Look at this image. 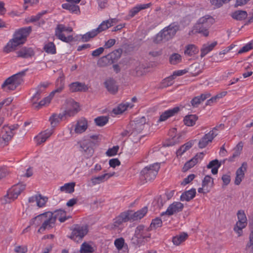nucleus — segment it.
Returning a JSON list of instances; mask_svg holds the SVG:
<instances>
[{"instance_id": "obj_1", "label": "nucleus", "mask_w": 253, "mask_h": 253, "mask_svg": "<svg viewBox=\"0 0 253 253\" xmlns=\"http://www.w3.org/2000/svg\"><path fill=\"white\" fill-rule=\"evenodd\" d=\"M32 31L31 27L23 28L16 31L13 37L11 39L3 48V51L9 53L16 50V47L24 44L27 37Z\"/></svg>"}, {"instance_id": "obj_2", "label": "nucleus", "mask_w": 253, "mask_h": 253, "mask_svg": "<svg viewBox=\"0 0 253 253\" xmlns=\"http://www.w3.org/2000/svg\"><path fill=\"white\" fill-rule=\"evenodd\" d=\"M214 19L210 15H207L200 18L194 26L193 34L200 33L204 36L209 35V29L214 23Z\"/></svg>"}, {"instance_id": "obj_3", "label": "nucleus", "mask_w": 253, "mask_h": 253, "mask_svg": "<svg viewBox=\"0 0 253 253\" xmlns=\"http://www.w3.org/2000/svg\"><path fill=\"white\" fill-rule=\"evenodd\" d=\"M179 26L177 23L173 22L165 27L156 36L154 42L156 43L167 42L171 39L179 30Z\"/></svg>"}, {"instance_id": "obj_4", "label": "nucleus", "mask_w": 253, "mask_h": 253, "mask_svg": "<svg viewBox=\"0 0 253 253\" xmlns=\"http://www.w3.org/2000/svg\"><path fill=\"white\" fill-rule=\"evenodd\" d=\"M27 70L26 69L6 79L1 85V88L6 92L15 90L23 82V78Z\"/></svg>"}, {"instance_id": "obj_5", "label": "nucleus", "mask_w": 253, "mask_h": 253, "mask_svg": "<svg viewBox=\"0 0 253 253\" xmlns=\"http://www.w3.org/2000/svg\"><path fill=\"white\" fill-rule=\"evenodd\" d=\"M160 168L159 163H154L145 167L140 172V179L143 184L153 180Z\"/></svg>"}, {"instance_id": "obj_6", "label": "nucleus", "mask_w": 253, "mask_h": 253, "mask_svg": "<svg viewBox=\"0 0 253 253\" xmlns=\"http://www.w3.org/2000/svg\"><path fill=\"white\" fill-rule=\"evenodd\" d=\"M73 31L71 27H66L63 24H58L55 29V35L60 40L66 43L78 40V37H73L72 35L65 36L64 33H70Z\"/></svg>"}, {"instance_id": "obj_7", "label": "nucleus", "mask_w": 253, "mask_h": 253, "mask_svg": "<svg viewBox=\"0 0 253 253\" xmlns=\"http://www.w3.org/2000/svg\"><path fill=\"white\" fill-rule=\"evenodd\" d=\"M19 126L18 124H14L10 126L4 125L2 127L1 130L2 136L0 138V146L4 147L8 144L15 134L14 131L17 129Z\"/></svg>"}, {"instance_id": "obj_8", "label": "nucleus", "mask_w": 253, "mask_h": 253, "mask_svg": "<svg viewBox=\"0 0 253 253\" xmlns=\"http://www.w3.org/2000/svg\"><path fill=\"white\" fill-rule=\"evenodd\" d=\"M122 52L121 49H118L106 56H102L98 60L97 65L99 67H105L111 65L120 58Z\"/></svg>"}, {"instance_id": "obj_9", "label": "nucleus", "mask_w": 253, "mask_h": 253, "mask_svg": "<svg viewBox=\"0 0 253 253\" xmlns=\"http://www.w3.org/2000/svg\"><path fill=\"white\" fill-rule=\"evenodd\" d=\"M80 145V150L83 153L85 157L88 158L92 156L94 153L93 146L96 144L94 141L90 139H84L78 142Z\"/></svg>"}, {"instance_id": "obj_10", "label": "nucleus", "mask_w": 253, "mask_h": 253, "mask_svg": "<svg viewBox=\"0 0 253 253\" xmlns=\"http://www.w3.org/2000/svg\"><path fill=\"white\" fill-rule=\"evenodd\" d=\"M68 108L62 113L57 115L59 120L65 118L72 117L76 114L79 111V105L73 100H70L67 103Z\"/></svg>"}, {"instance_id": "obj_11", "label": "nucleus", "mask_w": 253, "mask_h": 253, "mask_svg": "<svg viewBox=\"0 0 253 253\" xmlns=\"http://www.w3.org/2000/svg\"><path fill=\"white\" fill-rule=\"evenodd\" d=\"M88 232V229L86 226L76 225L72 230L71 235L68 237L75 242H79L82 240Z\"/></svg>"}, {"instance_id": "obj_12", "label": "nucleus", "mask_w": 253, "mask_h": 253, "mask_svg": "<svg viewBox=\"0 0 253 253\" xmlns=\"http://www.w3.org/2000/svg\"><path fill=\"white\" fill-rule=\"evenodd\" d=\"M146 122V120L144 117L132 121L130 124V127L131 129L130 136L134 137L141 132L144 128Z\"/></svg>"}, {"instance_id": "obj_13", "label": "nucleus", "mask_w": 253, "mask_h": 253, "mask_svg": "<svg viewBox=\"0 0 253 253\" xmlns=\"http://www.w3.org/2000/svg\"><path fill=\"white\" fill-rule=\"evenodd\" d=\"M238 221L234 227L235 231L238 234V236H241L242 229L247 225V219L244 211L240 210L237 212Z\"/></svg>"}, {"instance_id": "obj_14", "label": "nucleus", "mask_w": 253, "mask_h": 253, "mask_svg": "<svg viewBox=\"0 0 253 253\" xmlns=\"http://www.w3.org/2000/svg\"><path fill=\"white\" fill-rule=\"evenodd\" d=\"M183 207V204L180 202H173L169 206L166 211L161 213V216L163 217L166 215H172L175 213L182 211Z\"/></svg>"}, {"instance_id": "obj_15", "label": "nucleus", "mask_w": 253, "mask_h": 253, "mask_svg": "<svg viewBox=\"0 0 253 253\" xmlns=\"http://www.w3.org/2000/svg\"><path fill=\"white\" fill-rule=\"evenodd\" d=\"M55 222V218H53V213L50 212V214L45 215L42 225L38 230V232L41 233L46 229H51L54 226Z\"/></svg>"}, {"instance_id": "obj_16", "label": "nucleus", "mask_w": 253, "mask_h": 253, "mask_svg": "<svg viewBox=\"0 0 253 253\" xmlns=\"http://www.w3.org/2000/svg\"><path fill=\"white\" fill-rule=\"evenodd\" d=\"M217 135L213 132V130L210 131L209 133L206 134L199 141L198 146L200 148H204L208 144L209 142H211L213 139Z\"/></svg>"}, {"instance_id": "obj_17", "label": "nucleus", "mask_w": 253, "mask_h": 253, "mask_svg": "<svg viewBox=\"0 0 253 253\" xmlns=\"http://www.w3.org/2000/svg\"><path fill=\"white\" fill-rule=\"evenodd\" d=\"M105 87L109 93L115 94L118 91V85L113 78L107 79L104 83Z\"/></svg>"}, {"instance_id": "obj_18", "label": "nucleus", "mask_w": 253, "mask_h": 253, "mask_svg": "<svg viewBox=\"0 0 253 253\" xmlns=\"http://www.w3.org/2000/svg\"><path fill=\"white\" fill-rule=\"evenodd\" d=\"M248 165L246 162L242 163L241 167H240L236 172V177L235 179V184L239 185L242 179L244 177L245 172L247 171Z\"/></svg>"}, {"instance_id": "obj_19", "label": "nucleus", "mask_w": 253, "mask_h": 253, "mask_svg": "<svg viewBox=\"0 0 253 253\" xmlns=\"http://www.w3.org/2000/svg\"><path fill=\"white\" fill-rule=\"evenodd\" d=\"M147 211L148 209L147 207H144L141 210L134 212L132 211H127V212L129 213L130 221H135L141 219L146 214Z\"/></svg>"}, {"instance_id": "obj_20", "label": "nucleus", "mask_w": 253, "mask_h": 253, "mask_svg": "<svg viewBox=\"0 0 253 253\" xmlns=\"http://www.w3.org/2000/svg\"><path fill=\"white\" fill-rule=\"evenodd\" d=\"M26 185L23 183H18L13 185L8 190V192L11 194V197L13 199H16L21 193L25 189Z\"/></svg>"}, {"instance_id": "obj_21", "label": "nucleus", "mask_w": 253, "mask_h": 253, "mask_svg": "<svg viewBox=\"0 0 253 253\" xmlns=\"http://www.w3.org/2000/svg\"><path fill=\"white\" fill-rule=\"evenodd\" d=\"M87 121L84 118L78 120L75 125L74 131L75 133L81 134L84 132L87 128Z\"/></svg>"}, {"instance_id": "obj_22", "label": "nucleus", "mask_w": 253, "mask_h": 253, "mask_svg": "<svg viewBox=\"0 0 253 253\" xmlns=\"http://www.w3.org/2000/svg\"><path fill=\"white\" fill-rule=\"evenodd\" d=\"M203 156L204 153L201 152L197 154L192 159L187 162L183 168V171H186L193 168L198 162L199 160H201L203 159Z\"/></svg>"}, {"instance_id": "obj_23", "label": "nucleus", "mask_w": 253, "mask_h": 253, "mask_svg": "<svg viewBox=\"0 0 253 253\" xmlns=\"http://www.w3.org/2000/svg\"><path fill=\"white\" fill-rule=\"evenodd\" d=\"M70 90L72 92H85L88 89L87 85L84 83L80 82H74L69 85Z\"/></svg>"}, {"instance_id": "obj_24", "label": "nucleus", "mask_w": 253, "mask_h": 253, "mask_svg": "<svg viewBox=\"0 0 253 253\" xmlns=\"http://www.w3.org/2000/svg\"><path fill=\"white\" fill-rule=\"evenodd\" d=\"M179 110L180 108L179 107H175L172 109L165 111L160 115L158 122H161L165 121L168 118L176 114Z\"/></svg>"}, {"instance_id": "obj_25", "label": "nucleus", "mask_w": 253, "mask_h": 253, "mask_svg": "<svg viewBox=\"0 0 253 253\" xmlns=\"http://www.w3.org/2000/svg\"><path fill=\"white\" fill-rule=\"evenodd\" d=\"M17 56L23 58L32 57L35 54V52L32 48L24 47L16 52Z\"/></svg>"}, {"instance_id": "obj_26", "label": "nucleus", "mask_w": 253, "mask_h": 253, "mask_svg": "<svg viewBox=\"0 0 253 253\" xmlns=\"http://www.w3.org/2000/svg\"><path fill=\"white\" fill-rule=\"evenodd\" d=\"M130 221L129 213L127 211L121 213L118 216L114 219L113 225L115 227H118L123 222Z\"/></svg>"}, {"instance_id": "obj_27", "label": "nucleus", "mask_w": 253, "mask_h": 253, "mask_svg": "<svg viewBox=\"0 0 253 253\" xmlns=\"http://www.w3.org/2000/svg\"><path fill=\"white\" fill-rule=\"evenodd\" d=\"M115 172L113 173H106L101 175L92 177L91 181L93 185L100 184L107 181L109 178L114 175Z\"/></svg>"}, {"instance_id": "obj_28", "label": "nucleus", "mask_w": 253, "mask_h": 253, "mask_svg": "<svg viewBox=\"0 0 253 253\" xmlns=\"http://www.w3.org/2000/svg\"><path fill=\"white\" fill-rule=\"evenodd\" d=\"M210 96V93H203L200 96H195L191 101V105L193 107H197L202 102L205 101Z\"/></svg>"}, {"instance_id": "obj_29", "label": "nucleus", "mask_w": 253, "mask_h": 253, "mask_svg": "<svg viewBox=\"0 0 253 253\" xmlns=\"http://www.w3.org/2000/svg\"><path fill=\"white\" fill-rule=\"evenodd\" d=\"M47 214H50V212H45L33 218L29 222L30 225H35V226H39L42 223L45 215Z\"/></svg>"}, {"instance_id": "obj_30", "label": "nucleus", "mask_w": 253, "mask_h": 253, "mask_svg": "<svg viewBox=\"0 0 253 253\" xmlns=\"http://www.w3.org/2000/svg\"><path fill=\"white\" fill-rule=\"evenodd\" d=\"M152 5L151 3L147 4H143L140 5H137L136 6L133 7L129 10V16L130 17H134L137 13H138L141 10L145 9L149 7Z\"/></svg>"}, {"instance_id": "obj_31", "label": "nucleus", "mask_w": 253, "mask_h": 253, "mask_svg": "<svg viewBox=\"0 0 253 253\" xmlns=\"http://www.w3.org/2000/svg\"><path fill=\"white\" fill-rule=\"evenodd\" d=\"M217 42H214L210 44H204L201 49V57H203L209 52L211 51L217 45Z\"/></svg>"}, {"instance_id": "obj_32", "label": "nucleus", "mask_w": 253, "mask_h": 253, "mask_svg": "<svg viewBox=\"0 0 253 253\" xmlns=\"http://www.w3.org/2000/svg\"><path fill=\"white\" fill-rule=\"evenodd\" d=\"M196 192L195 188H192L189 190L183 192L180 196V200L182 201H189L193 199L195 196Z\"/></svg>"}, {"instance_id": "obj_33", "label": "nucleus", "mask_w": 253, "mask_h": 253, "mask_svg": "<svg viewBox=\"0 0 253 253\" xmlns=\"http://www.w3.org/2000/svg\"><path fill=\"white\" fill-rule=\"evenodd\" d=\"M62 7L64 9L69 10L72 13H75L76 14H79L80 13L79 6L75 4L70 3H63L62 4Z\"/></svg>"}, {"instance_id": "obj_34", "label": "nucleus", "mask_w": 253, "mask_h": 253, "mask_svg": "<svg viewBox=\"0 0 253 253\" xmlns=\"http://www.w3.org/2000/svg\"><path fill=\"white\" fill-rule=\"evenodd\" d=\"M66 215V211L60 209L54 211L53 213V218H55V222L58 219L61 222H64L68 219Z\"/></svg>"}, {"instance_id": "obj_35", "label": "nucleus", "mask_w": 253, "mask_h": 253, "mask_svg": "<svg viewBox=\"0 0 253 253\" xmlns=\"http://www.w3.org/2000/svg\"><path fill=\"white\" fill-rule=\"evenodd\" d=\"M188 238V234L186 233L182 232L180 234L173 237L172 238V242L174 245L178 246L182 242L186 240Z\"/></svg>"}, {"instance_id": "obj_36", "label": "nucleus", "mask_w": 253, "mask_h": 253, "mask_svg": "<svg viewBox=\"0 0 253 253\" xmlns=\"http://www.w3.org/2000/svg\"><path fill=\"white\" fill-rule=\"evenodd\" d=\"M133 105L128 103H121L116 108L113 110V112L115 114H120L125 111L128 107L132 108Z\"/></svg>"}, {"instance_id": "obj_37", "label": "nucleus", "mask_w": 253, "mask_h": 253, "mask_svg": "<svg viewBox=\"0 0 253 253\" xmlns=\"http://www.w3.org/2000/svg\"><path fill=\"white\" fill-rule=\"evenodd\" d=\"M198 118V116L196 115H189L185 117L183 121L185 125L193 126L195 124Z\"/></svg>"}, {"instance_id": "obj_38", "label": "nucleus", "mask_w": 253, "mask_h": 253, "mask_svg": "<svg viewBox=\"0 0 253 253\" xmlns=\"http://www.w3.org/2000/svg\"><path fill=\"white\" fill-rule=\"evenodd\" d=\"M248 14L245 10H237L233 12L232 17L237 20H243L247 18Z\"/></svg>"}, {"instance_id": "obj_39", "label": "nucleus", "mask_w": 253, "mask_h": 253, "mask_svg": "<svg viewBox=\"0 0 253 253\" xmlns=\"http://www.w3.org/2000/svg\"><path fill=\"white\" fill-rule=\"evenodd\" d=\"M149 228L145 229V227L143 225L138 226L135 231L134 237L138 239H142V237H144L143 234L144 232L148 231Z\"/></svg>"}, {"instance_id": "obj_40", "label": "nucleus", "mask_w": 253, "mask_h": 253, "mask_svg": "<svg viewBox=\"0 0 253 253\" xmlns=\"http://www.w3.org/2000/svg\"><path fill=\"white\" fill-rule=\"evenodd\" d=\"M251 233L249 236V242L247 244L246 248L251 249L252 252L253 253V220L249 222V224Z\"/></svg>"}, {"instance_id": "obj_41", "label": "nucleus", "mask_w": 253, "mask_h": 253, "mask_svg": "<svg viewBox=\"0 0 253 253\" xmlns=\"http://www.w3.org/2000/svg\"><path fill=\"white\" fill-rule=\"evenodd\" d=\"M75 186V183L74 182L66 183L60 187V190L61 192L65 191L67 193H72L74 191Z\"/></svg>"}, {"instance_id": "obj_42", "label": "nucleus", "mask_w": 253, "mask_h": 253, "mask_svg": "<svg viewBox=\"0 0 253 253\" xmlns=\"http://www.w3.org/2000/svg\"><path fill=\"white\" fill-rule=\"evenodd\" d=\"M43 49L46 53L49 54H54L56 52V47L53 42H49L45 44Z\"/></svg>"}, {"instance_id": "obj_43", "label": "nucleus", "mask_w": 253, "mask_h": 253, "mask_svg": "<svg viewBox=\"0 0 253 253\" xmlns=\"http://www.w3.org/2000/svg\"><path fill=\"white\" fill-rule=\"evenodd\" d=\"M198 49L194 44H189L186 46L184 53L190 56L198 52Z\"/></svg>"}, {"instance_id": "obj_44", "label": "nucleus", "mask_w": 253, "mask_h": 253, "mask_svg": "<svg viewBox=\"0 0 253 253\" xmlns=\"http://www.w3.org/2000/svg\"><path fill=\"white\" fill-rule=\"evenodd\" d=\"M36 92L31 98V101L33 103V106L35 108V106L37 105V101L41 98V94L43 92V89H37Z\"/></svg>"}, {"instance_id": "obj_45", "label": "nucleus", "mask_w": 253, "mask_h": 253, "mask_svg": "<svg viewBox=\"0 0 253 253\" xmlns=\"http://www.w3.org/2000/svg\"><path fill=\"white\" fill-rule=\"evenodd\" d=\"M79 252L80 253H92L94 252V250L90 245L84 242L82 244Z\"/></svg>"}, {"instance_id": "obj_46", "label": "nucleus", "mask_w": 253, "mask_h": 253, "mask_svg": "<svg viewBox=\"0 0 253 253\" xmlns=\"http://www.w3.org/2000/svg\"><path fill=\"white\" fill-rule=\"evenodd\" d=\"M97 35V34H96L94 29H93L91 31L88 32L83 35L81 37V40L83 42H87L89 41L90 39L95 37Z\"/></svg>"}, {"instance_id": "obj_47", "label": "nucleus", "mask_w": 253, "mask_h": 253, "mask_svg": "<svg viewBox=\"0 0 253 253\" xmlns=\"http://www.w3.org/2000/svg\"><path fill=\"white\" fill-rule=\"evenodd\" d=\"M94 122L97 126H102L108 122V117L107 116H99L95 119Z\"/></svg>"}, {"instance_id": "obj_48", "label": "nucleus", "mask_w": 253, "mask_h": 253, "mask_svg": "<svg viewBox=\"0 0 253 253\" xmlns=\"http://www.w3.org/2000/svg\"><path fill=\"white\" fill-rule=\"evenodd\" d=\"M109 21H103L97 28L94 29L96 34L98 35L100 33L104 31L107 29H108L109 27H110V25H108Z\"/></svg>"}, {"instance_id": "obj_49", "label": "nucleus", "mask_w": 253, "mask_h": 253, "mask_svg": "<svg viewBox=\"0 0 253 253\" xmlns=\"http://www.w3.org/2000/svg\"><path fill=\"white\" fill-rule=\"evenodd\" d=\"M192 146V143L188 142L181 146L176 151L177 156H181L185 152L189 150Z\"/></svg>"}, {"instance_id": "obj_50", "label": "nucleus", "mask_w": 253, "mask_h": 253, "mask_svg": "<svg viewBox=\"0 0 253 253\" xmlns=\"http://www.w3.org/2000/svg\"><path fill=\"white\" fill-rule=\"evenodd\" d=\"M169 60L170 64L175 65L181 61V56L178 53H173L170 56Z\"/></svg>"}, {"instance_id": "obj_51", "label": "nucleus", "mask_w": 253, "mask_h": 253, "mask_svg": "<svg viewBox=\"0 0 253 253\" xmlns=\"http://www.w3.org/2000/svg\"><path fill=\"white\" fill-rule=\"evenodd\" d=\"M211 183V187L213 184V179L209 175H206L202 182V187L208 188L209 184Z\"/></svg>"}, {"instance_id": "obj_52", "label": "nucleus", "mask_w": 253, "mask_h": 253, "mask_svg": "<svg viewBox=\"0 0 253 253\" xmlns=\"http://www.w3.org/2000/svg\"><path fill=\"white\" fill-rule=\"evenodd\" d=\"M174 79L173 76L171 75L169 77L165 78L162 82V87H166L167 86L171 85L173 83V80Z\"/></svg>"}, {"instance_id": "obj_53", "label": "nucleus", "mask_w": 253, "mask_h": 253, "mask_svg": "<svg viewBox=\"0 0 253 253\" xmlns=\"http://www.w3.org/2000/svg\"><path fill=\"white\" fill-rule=\"evenodd\" d=\"M162 226V219L159 217H157L152 220V222L150 224V228H154L156 229L157 228L160 227Z\"/></svg>"}, {"instance_id": "obj_54", "label": "nucleus", "mask_w": 253, "mask_h": 253, "mask_svg": "<svg viewBox=\"0 0 253 253\" xmlns=\"http://www.w3.org/2000/svg\"><path fill=\"white\" fill-rule=\"evenodd\" d=\"M15 199H13V198L11 197V194L9 193L8 191L7 194L0 199V202L1 204L5 205L11 203Z\"/></svg>"}, {"instance_id": "obj_55", "label": "nucleus", "mask_w": 253, "mask_h": 253, "mask_svg": "<svg viewBox=\"0 0 253 253\" xmlns=\"http://www.w3.org/2000/svg\"><path fill=\"white\" fill-rule=\"evenodd\" d=\"M50 101L51 99L47 96L40 101L37 105L35 106V108L38 110L46 104H49Z\"/></svg>"}, {"instance_id": "obj_56", "label": "nucleus", "mask_w": 253, "mask_h": 253, "mask_svg": "<svg viewBox=\"0 0 253 253\" xmlns=\"http://www.w3.org/2000/svg\"><path fill=\"white\" fill-rule=\"evenodd\" d=\"M119 149V146H113L112 148H109L106 152V154L109 157L115 156L117 154Z\"/></svg>"}, {"instance_id": "obj_57", "label": "nucleus", "mask_w": 253, "mask_h": 253, "mask_svg": "<svg viewBox=\"0 0 253 253\" xmlns=\"http://www.w3.org/2000/svg\"><path fill=\"white\" fill-rule=\"evenodd\" d=\"M125 243V240L123 238H118L115 240L114 245L119 250L123 249Z\"/></svg>"}, {"instance_id": "obj_58", "label": "nucleus", "mask_w": 253, "mask_h": 253, "mask_svg": "<svg viewBox=\"0 0 253 253\" xmlns=\"http://www.w3.org/2000/svg\"><path fill=\"white\" fill-rule=\"evenodd\" d=\"M47 13L46 10H44L42 11L41 12H40L38 13L35 16H32L31 17L30 20H29V22H35L37 21H38L42 16L44 14H46Z\"/></svg>"}, {"instance_id": "obj_59", "label": "nucleus", "mask_w": 253, "mask_h": 253, "mask_svg": "<svg viewBox=\"0 0 253 253\" xmlns=\"http://www.w3.org/2000/svg\"><path fill=\"white\" fill-rule=\"evenodd\" d=\"M253 48V45H252L251 42H250L249 43H247L245 46H244L242 48H241L238 52V54H241L244 52H247Z\"/></svg>"}, {"instance_id": "obj_60", "label": "nucleus", "mask_w": 253, "mask_h": 253, "mask_svg": "<svg viewBox=\"0 0 253 253\" xmlns=\"http://www.w3.org/2000/svg\"><path fill=\"white\" fill-rule=\"evenodd\" d=\"M39 198L37 201V206L39 207H42L47 202V199L46 197H43L41 195H38Z\"/></svg>"}, {"instance_id": "obj_61", "label": "nucleus", "mask_w": 253, "mask_h": 253, "mask_svg": "<svg viewBox=\"0 0 253 253\" xmlns=\"http://www.w3.org/2000/svg\"><path fill=\"white\" fill-rule=\"evenodd\" d=\"M210 2L212 5L216 8H219L222 6L224 3H226L224 0H210Z\"/></svg>"}, {"instance_id": "obj_62", "label": "nucleus", "mask_w": 253, "mask_h": 253, "mask_svg": "<svg viewBox=\"0 0 253 253\" xmlns=\"http://www.w3.org/2000/svg\"><path fill=\"white\" fill-rule=\"evenodd\" d=\"M49 121L52 126H55L60 121L57 115L55 114H53L52 116L50 117Z\"/></svg>"}, {"instance_id": "obj_63", "label": "nucleus", "mask_w": 253, "mask_h": 253, "mask_svg": "<svg viewBox=\"0 0 253 253\" xmlns=\"http://www.w3.org/2000/svg\"><path fill=\"white\" fill-rule=\"evenodd\" d=\"M195 177V176L194 174L189 175L187 177L184 179L183 181L181 182V185H186V184L189 183L194 179Z\"/></svg>"}, {"instance_id": "obj_64", "label": "nucleus", "mask_w": 253, "mask_h": 253, "mask_svg": "<svg viewBox=\"0 0 253 253\" xmlns=\"http://www.w3.org/2000/svg\"><path fill=\"white\" fill-rule=\"evenodd\" d=\"M14 252L16 253H26L27 249L23 246H18L15 247Z\"/></svg>"}]
</instances>
